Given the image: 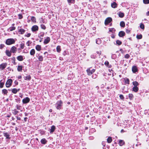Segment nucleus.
Masks as SVG:
<instances>
[{"instance_id":"1","label":"nucleus","mask_w":149,"mask_h":149,"mask_svg":"<svg viewBox=\"0 0 149 149\" xmlns=\"http://www.w3.org/2000/svg\"><path fill=\"white\" fill-rule=\"evenodd\" d=\"M15 42V41L13 38L8 39L6 41V44L8 45L14 44Z\"/></svg>"},{"instance_id":"2","label":"nucleus","mask_w":149,"mask_h":149,"mask_svg":"<svg viewBox=\"0 0 149 149\" xmlns=\"http://www.w3.org/2000/svg\"><path fill=\"white\" fill-rule=\"evenodd\" d=\"M62 104L63 102L61 100L58 101L56 104V108L58 109H61Z\"/></svg>"},{"instance_id":"3","label":"nucleus","mask_w":149,"mask_h":149,"mask_svg":"<svg viewBox=\"0 0 149 149\" xmlns=\"http://www.w3.org/2000/svg\"><path fill=\"white\" fill-rule=\"evenodd\" d=\"M12 80L11 79H8L6 84V86L8 88L10 86L12 85Z\"/></svg>"},{"instance_id":"4","label":"nucleus","mask_w":149,"mask_h":149,"mask_svg":"<svg viewBox=\"0 0 149 149\" xmlns=\"http://www.w3.org/2000/svg\"><path fill=\"white\" fill-rule=\"evenodd\" d=\"M7 63H2L0 65V69L1 70H3L6 67Z\"/></svg>"},{"instance_id":"5","label":"nucleus","mask_w":149,"mask_h":149,"mask_svg":"<svg viewBox=\"0 0 149 149\" xmlns=\"http://www.w3.org/2000/svg\"><path fill=\"white\" fill-rule=\"evenodd\" d=\"M95 71V70L93 69L91 70L89 68L86 71L87 72L88 74L89 75H91V74L94 72Z\"/></svg>"},{"instance_id":"6","label":"nucleus","mask_w":149,"mask_h":149,"mask_svg":"<svg viewBox=\"0 0 149 149\" xmlns=\"http://www.w3.org/2000/svg\"><path fill=\"white\" fill-rule=\"evenodd\" d=\"M112 20V19L111 17L107 18L105 21V24L106 25L108 24Z\"/></svg>"},{"instance_id":"7","label":"nucleus","mask_w":149,"mask_h":149,"mask_svg":"<svg viewBox=\"0 0 149 149\" xmlns=\"http://www.w3.org/2000/svg\"><path fill=\"white\" fill-rule=\"evenodd\" d=\"M30 100V99L28 97H26L23 99L22 102L23 104H26L29 102Z\"/></svg>"},{"instance_id":"8","label":"nucleus","mask_w":149,"mask_h":149,"mask_svg":"<svg viewBox=\"0 0 149 149\" xmlns=\"http://www.w3.org/2000/svg\"><path fill=\"white\" fill-rule=\"evenodd\" d=\"M10 51L11 53H15L17 51V48L15 46H13L11 47Z\"/></svg>"},{"instance_id":"9","label":"nucleus","mask_w":149,"mask_h":149,"mask_svg":"<svg viewBox=\"0 0 149 149\" xmlns=\"http://www.w3.org/2000/svg\"><path fill=\"white\" fill-rule=\"evenodd\" d=\"M38 27L37 25L33 26L31 28V30L33 32L38 31Z\"/></svg>"},{"instance_id":"10","label":"nucleus","mask_w":149,"mask_h":149,"mask_svg":"<svg viewBox=\"0 0 149 149\" xmlns=\"http://www.w3.org/2000/svg\"><path fill=\"white\" fill-rule=\"evenodd\" d=\"M125 35V32L122 31H120L118 33V36L120 37H123Z\"/></svg>"},{"instance_id":"11","label":"nucleus","mask_w":149,"mask_h":149,"mask_svg":"<svg viewBox=\"0 0 149 149\" xmlns=\"http://www.w3.org/2000/svg\"><path fill=\"white\" fill-rule=\"evenodd\" d=\"M50 40V38L49 37H47L46 39H45L44 42V43L45 44H47L49 42Z\"/></svg>"},{"instance_id":"12","label":"nucleus","mask_w":149,"mask_h":149,"mask_svg":"<svg viewBox=\"0 0 149 149\" xmlns=\"http://www.w3.org/2000/svg\"><path fill=\"white\" fill-rule=\"evenodd\" d=\"M25 30L23 29H20L18 30V32L21 34H24L25 32Z\"/></svg>"},{"instance_id":"13","label":"nucleus","mask_w":149,"mask_h":149,"mask_svg":"<svg viewBox=\"0 0 149 149\" xmlns=\"http://www.w3.org/2000/svg\"><path fill=\"white\" fill-rule=\"evenodd\" d=\"M11 52L10 51L8 50H6V55L8 57H10L11 55Z\"/></svg>"},{"instance_id":"14","label":"nucleus","mask_w":149,"mask_h":149,"mask_svg":"<svg viewBox=\"0 0 149 149\" xmlns=\"http://www.w3.org/2000/svg\"><path fill=\"white\" fill-rule=\"evenodd\" d=\"M17 60H18L19 61H22L24 59L23 58V56L22 55H20L18 56L17 57Z\"/></svg>"},{"instance_id":"15","label":"nucleus","mask_w":149,"mask_h":149,"mask_svg":"<svg viewBox=\"0 0 149 149\" xmlns=\"http://www.w3.org/2000/svg\"><path fill=\"white\" fill-rule=\"evenodd\" d=\"M132 70L134 73L136 72L137 71V68L136 66H134L132 68Z\"/></svg>"},{"instance_id":"16","label":"nucleus","mask_w":149,"mask_h":149,"mask_svg":"<svg viewBox=\"0 0 149 149\" xmlns=\"http://www.w3.org/2000/svg\"><path fill=\"white\" fill-rule=\"evenodd\" d=\"M55 129V127L54 125H52L51 126L50 129V133H52Z\"/></svg>"},{"instance_id":"17","label":"nucleus","mask_w":149,"mask_h":149,"mask_svg":"<svg viewBox=\"0 0 149 149\" xmlns=\"http://www.w3.org/2000/svg\"><path fill=\"white\" fill-rule=\"evenodd\" d=\"M15 27L14 26H11L8 29L7 31H13L15 29Z\"/></svg>"},{"instance_id":"18","label":"nucleus","mask_w":149,"mask_h":149,"mask_svg":"<svg viewBox=\"0 0 149 149\" xmlns=\"http://www.w3.org/2000/svg\"><path fill=\"white\" fill-rule=\"evenodd\" d=\"M40 142L42 144H45L47 143V141L45 139L43 138L41 140Z\"/></svg>"},{"instance_id":"19","label":"nucleus","mask_w":149,"mask_h":149,"mask_svg":"<svg viewBox=\"0 0 149 149\" xmlns=\"http://www.w3.org/2000/svg\"><path fill=\"white\" fill-rule=\"evenodd\" d=\"M24 77V80H27L28 81L30 80L31 79V77L30 75H27L26 77Z\"/></svg>"},{"instance_id":"20","label":"nucleus","mask_w":149,"mask_h":149,"mask_svg":"<svg viewBox=\"0 0 149 149\" xmlns=\"http://www.w3.org/2000/svg\"><path fill=\"white\" fill-rule=\"evenodd\" d=\"M44 32H41L38 34V37L41 38V37H42L44 35Z\"/></svg>"},{"instance_id":"21","label":"nucleus","mask_w":149,"mask_h":149,"mask_svg":"<svg viewBox=\"0 0 149 149\" xmlns=\"http://www.w3.org/2000/svg\"><path fill=\"white\" fill-rule=\"evenodd\" d=\"M111 7L113 8H115L117 7V4L116 2H113L111 4Z\"/></svg>"},{"instance_id":"22","label":"nucleus","mask_w":149,"mask_h":149,"mask_svg":"<svg viewBox=\"0 0 149 149\" xmlns=\"http://www.w3.org/2000/svg\"><path fill=\"white\" fill-rule=\"evenodd\" d=\"M9 91H11L12 93L14 94H16L17 93V89L15 88H13L11 90H9Z\"/></svg>"},{"instance_id":"23","label":"nucleus","mask_w":149,"mask_h":149,"mask_svg":"<svg viewBox=\"0 0 149 149\" xmlns=\"http://www.w3.org/2000/svg\"><path fill=\"white\" fill-rule=\"evenodd\" d=\"M132 90L136 92L139 90V88L137 86H134L132 88Z\"/></svg>"},{"instance_id":"24","label":"nucleus","mask_w":149,"mask_h":149,"mask_svg":"<svg viewBox=\"0 0 149 149\" xmlns=\"http://www.w3.org/2000/svg\"><path fill=\"white\" fill-rule=\"evenodd\" d=\"M36 49L38 51H40L41 49V46L39 45H37L36 47Z\"/></svg>"},{"instance_id":"25","label":"nucleus","mask_w":149,"mask_h":149,"mask_svg":"<svg viewBox=\"0 0 149 149\" xmlns=\"http://www.w3.org/2000/svg\"><path fill=\"white\" fill-rule=\"evenodd\" d=\"M35 54V50L34 49H32L30 51V54L31 55H34Z\"/></svg>"},{"instance_id":"26","label":"nucleus","mask_w":149,"mask_h":149,"mask_svg":"<svg viewBox=\"0 0 149 149\" xmlns=\"http://www.w3.org/2000/svg\"><path fill=\"white\" fill-rule=\"evenodd\" d=\"M18 112V111H17L15 109L12 111V113L15 115L17 114Z\"/></svg>"},{"instance_id":"27","label":"nucleus","mask_w":149,"mask_h":149,"mask_svg":"<svg viewBox=\"0 0 149 149\" xmlns=\"http://www.w3.org/2000/svg\"><path fill=\"white\" fill-rule=\"evenodd\" d=\"M125 143L124 141L122 140H119V144L120 146H123Z\"/></svg>"},{"instance_id":"28","label":"nucleus","mask_w":149,"mask_h":149,"mask_svg":"<svg viewBox=\"0 0 149 149\" xmlns=\"http://www.w3.org/2000/svg\"><path fill=\"white\" fill-rule=\"evenodd\" d=\"M4 136L6 137V139H9L10 135L7 133H5L3 134Z\"/></svg>"},{"instance_id":"29","label":"nucleus","mask_w":149,"mask_h":149,"mask_svg":"<svg viewBox=\"0 0 149 149\" xmlns=\"http://www.w3.org/2000/svg\"><path fill=\"white\" fill-rule=\"evenodd\" d=\"M22 66L21 65H18L17 67V70L18 71L20 72L22 71Z\"/></svg>"},{"instance_id":"30","label":"nucleus","mask_w":149,"mask_h":149,"mask_svg":"<svg viewBox=\"0 0 149 149\" xmlns=\"http://www.w3.org/2000/svg\"><path fill=\"white\" fill-rule=\"evenodd\" d=\"M107 141L108 143H110L112 141V139L111 137L109 136L107 139Z\"/></svg>"},{"instance_id":"31","label":"nucleus","mask_w":149,"mask_h":149,"mask_svg":"<svg viewBox=\"0 0 149 149\" xmlns=\"http://www.w3.org/2000/svg\"><path fill=\"white\" fill-rule=\"evenodd\" d=\"M118 15L120 17L122 18L124 16V14L123 13L120 12L119 13Z\"/></svg>"},{"instance_id":"32","label":"nucleus","mask_w":149,"mask_h":149,"mask_svg":"<svg viewBox=\"0 0 149 149\" xmlns=\"http://www.w3.org/2000/svg\"><path fill=\"white\" fill-rule=\"evenodd\" d=\"M132 84L134 86H137L139 85L138 83L136 81H133Z\"/></svg>"},{"instance_id":"33","label":"nucleus","mask_w":149,"mask_h":149,"mask_svg":"<svg viewBox=\"0 0 149 149\" xmlns=\"http://www.w3.org/2000/svg\"><path fill=\"white\" fill-rule=\"evenodd\" d=\"M56 50L58 52H60L61 50V47L60 46H58L56 47Z\"/></svg>"},{"instance_id":"34","label":"nucleus","mask_w":149,"mask_h":149,"mask_svg":"<svg viewBox=\"0 0 149 149\" xmlns=\"http://www.w3.org/2000/svg\"><path fill=\"white\" fill-rule=\"evenodd\" d=\"M120 25L121 27H124L125 26V22L123 21L121 22H120Z\"/></svg>"},{"instance_id":"35","label":"nucleus","mask_w":149,"mask_h":149,"mask_svg":"<svg viewBox=\"0 0 149 149\" xmlns=\"http://www.w3.org/2000/svg\"><path fill=\"white\" fill-rule=\"evenodd\" d=\"M116 43L118 45H121L122 42L120 40H117L116 41Z\"/></svg>"},{"instance_id":"36","label":"nucleus","mask_w":149,"mask_h":149,"mask_svg":"<svg viewBox=\"0 0 149 149\" xmlns=\"http://www.w3.org/2000/svg\"><path fill=\"white\" fill-rule=\"evenodd\" d=\"M31 19L32 22H36V19L35 17H31Z\"/></svg>"},{"instance_id":"37","label":"nucleus","mask_w":149,"mask_h":149,"mask_svg":"<svg viewBox=\"0 0 149 149\" xmlns=\"http://www.w3.org/2000/svg\"><path fill=\"white\" fill-rule=\"evenodd\" d=\"M2 80H1L0 81V88H2L3 87V85H4V83L3 82H2Z\"/></svg>"},{"instance_id":"38","label":"nucleus","mask_w":149,"mask_h":149,"mask_svg":"<svg viewBox=\"0 0 149 149\" xmlns=\"http://www.w3.org/2000/svg\"><path fill=\"white\" fill-rule=\"evenodd\" d=\"M2 93H3L4 94H6L8 93V91L6 89L2 90Z\"/></svg>"},{"instance_id":"39","label":"nucleus","mask_w":149,"mask_h":149,"mask_svg":"<svg viewBox=\"0 0 149 149\" xmlns=\"http://www.w3.org/2000/svg\"><path fill=\"white\" fill-rule=\"evenodd\" d=\"M38 59L40 61H42L43 59V57L42 56H39L38 57Z\"/></svg>"},{"instance_id":"40","label":"nucleus","mask_w":149,"mask_h":149,"mask_svg":"<svg viewBox=\"0 0 149 149\" xmlns=\"http://www.w3.org/2000/svg\"><path fill=\"white\" fill-rule=\"evenodd\" d=\"M69 4L74 3V0H67Z\"/></svg>"},{"instance_id":"41","label":"nucleus","mask_w":149,"mask_h":149,"mask_svg":"<svg viewBox=\"0 0 149 149\" xmlns=\"http://www.w3.org/2000/svg\"><path fill=\"white\" fill-rule=\"evenodd\" d=\"M136 38L137 39H141L142 38V35L141 34L137 35L136 36Z\"/></svg>"},{"instance_id":"42","label":"nucleus","mask_w":149,"mask_h":149,"mask_svg":"<svg viewBox=\"0 0 149 149\" xmlns=\"http://www.w3.org/2000/svg\"><path fill=\"white\" fill-rule=\"evenodd\" d=\"M96 42L97 44H99L101 43L100 39L99 38L97 39L96 41Z\"/></svg>"},{"instance_id":"43","label":"nucleus","mask_w":149,"mask_h":149,"mask_svg":"<svg viewBox=\"0 0 149 149\" xmlns=\"http://www.w3.org/2000/svg\"><path fill=\"white\" fill-rule=\"evenodd\" d=\"M24 44L23 43H21L20 44V47L22 49H24Z\"/></svg>"},{"instance_id":"44","label":"nucleus","mask_w":149,"mask_h":149,"mask_svg":"<svg viewBox=\"0 0 149 149\" xmlns=\"http://www.w3.org/2000/svg\"><path fill=\"white\" fill-rule=\"evenodd\" d=\"M140 28L142 29H144V25L142 23H141L140 24Z\"/></svg>"},{"instance_id":"45","label":"nucleus","mask_w":149,"mask_h":149,"mask_svg":"<svg viewBox=\"0 0 149 149\" xmlns=\"http://www.w3.org/2000/svg\"><path fill=\"white\" fill-rule=\"evenodd\" d=\"M143 2L145 4H149V0H143Z\"/></svg>"},{"instance_id":"46","label":"nucleus","mask_w":149,"mask_h":149,"mask_svg":"<svg viewBox=\"0 0 149 149\" xmlns=\"http://www.w3.org/2000/svg\"><path fill=\"white\" fill-rule=\"evenodd\" d=\"M125 83L129 84H130L129 80L127 78L125 80Z\"/></svg>"},{"instance_id":"47","label":"nucleus","mask_w":149,"mask_h":149,"mask_svg":"<svg viewBox=\"0 0 149 149\" xmlns=\"http://www.w3.org/2000/svg\"><path fill=\"white\" fill-rule=\"evenodd\" d=\"M91 58H94V59L96 58V56L95 55V54H92L91 55Z\"/></svg>"},{"instance_id":"48","label":"nucleus","mask_w":149,"mask_h":149,"mask_svg":"<svg viewBox=\"0 0 149 149\" xmlns=\"http://www.w3.org/2000/svg\"><path fill=\"white\" fill-rule=\"evenodd\" d=\"M41 28L43 29H46V27L44 25L42 24L40 25Z\"/></svg>"},{"instance_id":"49","label":"nucleus","mask_w":149,"mask_h":149,"mask_svg":"<svg viewBox=\"0 0 149 149\" xmlns=\"http://www.w3.org/2000/svg\"><path fill=\"white\" fill-rule=\"evenodd\" d=\"M15 107L17 108V109L18 110H20L21 109V106L17 104L16 106Z\"/></svg>"},{"instance_id":"50","label":"nucleus","mask_w":149,"mask_h":149,"mask_svg":"<svg viewBox=\"0 0 149 149\" xmlns=\"http://www.w3.org/2000/svg\"><path fill=\"white\" fill-rule=\"evenodd\" d=\"M129 97L130 99H132L133 97V95L132 94H130L129 95Z\"/></svg>"},{"instance_id":"51","label":"nucleus","mask_w":149,"mask_h":149,"mask_svg":"<svg viewBox=\"0 0 149 149\" xmlns=\"http://www.w3.org/2000/svg\"><path fill=\"white\" fill-rule=\"evenodd\" d=\"M130 57V55L128 54H127L125 56V58H128Z\"/></svg>"},{"instance_id":"52","label":"nucleus","mask_w":149,"mask_h":149,"mask_svg":"<svg viewBox=\"0 0 149 149\" xmlns=\"http://www.w3.org/2000/svg\"><path fill=\"white\" fill-rule=\"evenodd\" d=\"M31 35V33H28L27 34L25 35V36H26V37H29Z\"/></svg>"},{"instance_id":"53","label":"nucleus","mask_w":149,"mask_h":149,"mask_svg":"<svg viewBox=\"0 0 149 149\" xmlns=\"http://www.w3.org/2000/svg\"><path fill=\"white\" fill-rule=\"evenodd\" d=\"M109 64V62L108 61H106L104 63V64L108 66Z\"/></svg>"},{"instance_id":"54","label":"nucleus","mask_w":149,"mask_h":149,"mask_svg":"<svg viewBox=\"0 0 149 149\" xmlns=\"http://www.w3.org/2000/svg\"><path fill=\"white\" fill-rule=\"evenodd\" d=\"M19 18V19H21L22 18V15L19 14L18 15Z\"/></svg>"},{"instance_id":"55","label":"nucleus","mask_w":149,"mask_h":149,"mask_svg":"<svg viewBox=\"0 0 149 149\" xmlns=\"http://www.w3.org/2000/svg\"><path fill=\"white\" fill-rule=\"evenodd\" d=\"M120 97L121 99H123L124 98L123 95H120L119 96Z\"/></svg>"},{"instance_id":"56","label":"nucleus","mask_w":149,"mask_h":149,"mask_svg":"<svg viewBox=\"0 0 149 149\" xmlns=\"http://www.w3.org/2000/svg\"><path fill=\"white\" fill-rule=\"evenodd\" d=\"M4 47V45L1 44L0 45V49H2Z\"/></svg>"},{"instance_id":"57","label":"nucleus","mask_w":149,"mask_h":149,"mask_svg":"<svg viewBox=\"0 0 149 149\" xmlns=\"http://www.w3.org/2000/svg\"><path fill=\"white\" fill-rule=\"evenodd\" d=\"M120 51L121 52L122 54H124L125 53V51H123L122 49H120Z\"/></svg>"},{"instance_id":"58","label":"nucleus","mask_w":149,"mask_h":149,"mask_svg":"<svg viewBox=\"0 0 149 149\" xmlns=\"http://www.w3.org/2000/svg\"><path fill=\"white\" fill-rule=\"evenodd\" d=\"M96 53L97 54H99V55L101 54V51H97L96 52Z\"/></svg>"},{"instance_id":"59","label":"nucleus","mask_w":149,"mask_h":149,"mask_svg":"<svg viewBox=\"0 0 149 149\" xmlns=\"http://www.w3.org/2000/svg\"><path fill=\"white\" fill-rule=\"evenodd\" d=\"M126 32L127 33H129L130 32V31L127 29H126Z\"/></svg>"},{"instance_id":"60","label":"nucleus","mask_w":149,"mask_h":149,"mask_svg":"<svg viewBox=\"0 0 149 149\" xmlns=\"http://www.w3.org/2000/svg\"><path fill=\"white\" fill-rule=\"evenodd\" d=\"M16 117L17 118V120H20L21 119V118L19 117H18V116H16Z\"/></svg>"},{"instance_id":"61","label":"nucleus","mask_w":149,"mask_h":149,"mask_svg":"<svg viewBox=\"0 0 149 149\" xmlns=\"http://www.w3.org/2000/svg\"><path fill=\"white\" fill-rule=\"evenodd\" d=\"M15 84L16 85H17L18 84V82L16 81H15Z\"/></svg>"},{"instance_id":"62","label":"nucleus","mask_w":149,"mask_h":149,"mask_svg":"<svg viewBox=\"0 0 149 149\" xmlns=\"http://www.w3.org/2000/svg\"><path fill=\"white\" fill-rule=\"evenodd\" d=\"M27 119V118L25 117L24 118V120L25 122L26 121Z\"/></svg>"},{"instance_id":"63","label":"nucleus","mask_w":149,"mask_h":149,"mask_svg":"<svg viewBox=\"0 0 149 149\" xmlns=\"http://www.w3.org/2000/svg\"><path fill=\"white\" fill-rule=\"evenodd\" d=\"M18 79H21L22 78V76L20 75H19L18 77Z\"/></svg>"},{"instance_id":"64","label":"nucleus","mask_w":149,"mask_h":149,"mask_svg":"<svg viewBox=\"0 0 149 149\" xmlns=\"http://www.w3.org/2000/svg\"><path fill=\"white\" fill-rule=\"evenodd\" d=\"M146 15L147 16H149V11L146 13Z\"/></svg>"}]
</instances>
